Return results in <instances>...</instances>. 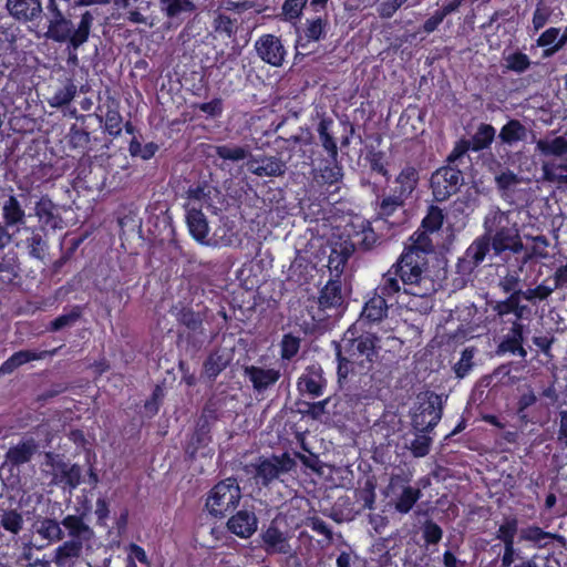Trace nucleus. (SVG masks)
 <instances>
[{"label": "nucleus", "mask_w": 567, "mask_h": 567, "mask_svg": "<svg viewBox=\"0 0 567 567\" xmlns=\"http://www.w3.org/2000/svg\"><path fill=\"white\" fill-rule=\"evenodd\" d=\"M520 212L512 209L503 212L499 208H492L484 218L485 236L492 244L495 254L499 255L505 250L517 254L523 250L518 224Z\"/></svg>", "instance_id": "2"}, {"label": "nucleus", "mask_w": 567, "mask_h": 567, "mask_svg": "<svg viewBox=\"0 0 567 567\" xmlns=\"http://www.w3.org/2000/svg\"><path fill=\"white\" fill-rule=\"evenodd\" d=\"M553 537L551 534L544 532L542 528L537 526H528L523 528L519 533L520 540L532 542L537 545H543V543Z\"/></svg>", "instance_id": "46"}, {"label": "nucleus", "mask_w": 567, "mask_h": 567, "mask_svg": "<svg viewBox=\"0 0 567 567\" xmlns=\"http://www.w3.org/2000/svg\"><path fill=\"white\" fill-rule=\"evenodd\" d=\"M421 491L412 486H403L401 494L395 501V509L401 514L409 513L420 499Z\"/></svg>", "instance_id": "34"}, {"label": "nucleus", "mask_w": 567, "mask_h": 567, "mask_svg": "<svg viewBox=\"0 0 567 567\" xmlns=\"http://www.w3.org/2000/svg\"><path fill=\"white\" fill-rule=\"evenodd\" d=\"M246 167L259 177H278L286 172L285 162L276 156H249Z\"/></svg>", "instance_id": "12"}, {"label": "nucleus", "mask_w": 567, "mask_h": 567, "mask_svg": "<svg viewBox=\"0 0 567 567\" xmlns=\"http://www.w3.org/2000/svg\"><path fill=\"white\" fill-rule=\"evenodd\" d=\"M69 539L55 548L52 561L60 567L80 557L83 547L92 539L94 533L80 516L68 515L62 519Z\"/></svg>", "instance_id": "4"}, {"label": "nucleus", "mask_w": 567, "mask_h": 567, "mask_svg": "<svg viewBox=\"0 0 567 567\" xmlns=\"http://www.w3.org/2000/svg\"><path fill=\"white\" fill-rule=\"evenodd\" d=\"M68 463H65L61 455L47 452L41 463L42 472L51 477V483L55 485L61 484V476L64 473Z\"/></svg>", "instance_id": "25"}, {"label": "nucleus", "mask_w": 567, "mask_h": 567, "mask_svg": "<svg viewBox=\"0 0 567 567\" xmlns=\"http://www.w3.org/2000/svg\"><path fill=\"white\" fill-rule=\"evenodd\" d=\"M349 254L346 251L332 250L329 256L328 268L334 277H339L343 271V267L348 260Z\"/></svg>", "instance_id": "52"}, {"label": "nucleus", "mask_w": 567, "mask_h": 567, "mask_svg": "<svg viewBox=\"0 0 567 567\" xmlns=\"http://www.w3.org/2000/svg\"><path fill=\"white\" fill-rule=\"evenodd\" d=\"M534 245L530 248V251L527 254L525 261L532 258H540L547 259L549 257L547 247L549 245L547 238L545 236H536L533 238Z\"/></svg>", "instance_id": "50"}, {"label": "nucleus", "mask_w": 567, "mask_h": 567, "mask_svg": "<svg viewBox=\"0 0 567 567\" xmlns=\"http://www.w3.org/2000/svg\"><path fill=\"white\" fill-rule=\"evenodd\" d=\"M215 152L218 157L225 161L239 162L249 158L250 152L248 146H238L233 144H225L215 146Z\"/></svg>", "instance_id": "33"}, {"label": "nucleus", "mask_w": 567, "mask_h": 567, "mask_svg": "<svg viewBox=\"0 0 567 567\" xmlns=\"http://www.w3.org/2000/svg\"><path fill=\"white\" fill-rule=\"evenodd\" d=\"M404 204H405V200H403L402 198H399L395 194L390 192L389 195H385L381 199V202L379 204L378 214L382 218L386 219V218L393 216L396 212L401 210L403 208Z\"/></svg>", "instance_id": "37"}, {"label": "nucleus", "mask_w": 567, "mask_h": 567, "mask_svg": "<svg viewBox=\"0 0 567 567\" xmlns=\"http://www.w3.org/2000/svg\"><path fill=\"white\" fill-rule=\"evenodd\" d=\"M194 4L189 0H162V9L168 17L178 16L182 12L194 10Z\"/></svg>", "instance_id": "44"}, {"label": "nucleus", "mask_w": 567, "mask_h": 567, "mask_svg": "<svg viewBox=\"0 0 567 567\" xmlns=\"http://www.w3.org/2000/svg\"><path fill=\"white\" fill-rule=\"evenodd\" d=\"M6 7L11 17L20 21H32L40 17V0H7Z\"/></svg>", "instance_id": "14"}, {"label": "nucleus", "mask_w": 567, "mask_h": 567, "mask_svg": "<svg viewBox=\"0 0 567 567\" xmlns=\"http://www.w3.org/2000/svg\"><path fill=\"white\" fill-rule=\"evenodd\" d=\"M298 386L301 392H307L312 396H319L323 393L326 380L320 367H309L299 378Z\"/></svg>", "instance_id": "16"}, {"label": "nucleus", "mask_w": 567, "mask_h": 567, "mask_svg": "<svg viewBox=\"0 0 567 567\" xmlns=\"http://www.w3.org/2000/svg\"><path fill=\"white\" fill-rule=\"evenodd\" d=\"M60 524L55 519L51 518H38L32 524V530L40 538L47 540L49 544L56 543L61 540L64 536V533Z\"/></svg>", "instance_id": "19"}, {"label": "nucleus", "mask_w": 567, "mask_h": 567, "mask_svg": "<svg viewBox=\"0 0 567 567\" xmlns=\"http://www.w3.org/2000/svg\"><path fill=\"white\" fill-rule=\"evenodd\" d=\"M536 150L547 157H563L567 154V138L548 135L536 142Z\"/></svg>", "instance_id": "24"}, {"label": "nucleus", "mask_w": 567, "mask_h": 567, "mask_svg": "<svg viewBox=\"0 0 567 567\" xmlns=\"http://www.w3.org/2000/svg\"><path fill=\"white\" fill-rule=\"evenodd\" d=\"M257 517L254 512L243 509L233 515L228 522V529L240 538H249L257 530Z\"/></svg>", "instance_id": "13"}, {"label": "nucleus", "mask_w": 567, "mask_h": 567, "mask_svg": "<svg viewBox=\"0 0 567 567\" xmlns=\"http://www.w3.org/2000/svg\"><path fill=\"white\" fill-rule=\"evenodd\" d=\"M105 128L109 134L118 136L122 132V116L116 110H109L105 114Z\"/></svg>", "instance_id": "56"}, {"label": "nucleus", "mask_w": 567, "mask_h": 567, "mask_svg": "<svg viewBox=\"0 0 567 567\" xmlns=\"http://www.w3.org/2000/svg\"><path fill=\"white\" fill-rule=\"evenodd\" d=\"M37 449L38 445L33 439L21 441L9 449L7 460L14 465L27 463L31 460Z\"/></svg>", "instance_id": "26"}, {"label": "nucleus", "mask_w": 567, "mask_h": 567, "mask_svg": "<svg viewBox=\"0 0 567 567\" xmlns=\"http://www.w3.org/2000/svg\"><path fill=\"white\" fill-rule=\"evenodd\" d=\"M400 260L393 265L381 278L379 285L374 289V292L384 299L405 306L411 311H417L420 313L429 312L433 307L432 296L429 295L426 297L429 301V307L426 309L420 308L416 306L420 301L416 299H421L415 293L409 292L408 285L404 280H402V271L400 269Z\"/></svg>", "instance_id": "3"}, {"label": "nucleus", "mask_w": 567, "mask_h": 567, "mask_svg": "<svg viewBox=\"0 0 567 567\" xmlns=\"http://www.w3.org/2000/svg\"><path fill=\"white\" fill-rule=\"evenodd\" d=\"M377 338L373 336H361L357 339L346 338L338 350V374L346 378L354 365L364 367L365 362H370L374 354Z\"/></svg>", "instance_id": "5"}, {"label": "nucleus", "mask_w": 567, "mask_h": 567, "mask_svg": "<svg viewBox=\"0 0 567 567\" xmlns=\"http://www.w3.org/2000/svg\"><path fill=\"white\" fill-rule=\"evenodd\" d=\"M427 432H416L414 439L406 446L415 457H423L430 452L432 437L426 435Z\"/></svg>", "instance_id": "40"}, {"label": "nucleus", "mask_w": 567, "mask_h": 567, "mask_svg": "<svg viewBox=\"0 0 567 567\" xmlns=\"http://www.w3.org/2000/svg\"><path fill=\"white\" fill-rule=\"evenodd\" d=\"M341 302V282L338 279H330L321 290L319 303L322 308H332L340 306Z\"/></svg>", "instance_id": "30"}, {"label": "nucleus", "mask_w": 567, "mask_h": 567, "mask_svg": "<svg viewBox=\"0 0 567 567\" xmlns=\"http://www.w3.org/2000/svg\"><path fill=\"white\" fill-rule=\"evenodd\" d=\"M127 567H136L134 559H137L140 563L144 565H148V558L145 553V550L136 545V544H130L127 547Z\"/></svg>", "instance_id": "61"}, {"label": "nucleus", "mask_w": 567, "mask_h": 567, "mask_svg": "<svg viewBox=\"0 0 567 567\" xmlns=\"http://www.w3.org/2000/svg\"><path fill=\"white\" fill-rule=\"evenodd\" d=\"M213 28L216 33L231 38L237 31V20L218 12L214 18Z\"/></svg>", "instance_id": "41"}, {"label": "nucleus", "mask_w": 567, "mask_h": 567, "mask_svg": "<svg viewBox=\"0 0 567 567\" xmlns=\"http://www.w3.org/2000/svg\"><path fill=\"white\" fill-rule=\"evenodd\" d=\"M498 136L503 143L512 145L524 141L527 136V130L519 121L511 120L502 127Z\"/></svg>", "instance_id": "31"}, {"label": "nucleus", "mask_w": 567, "mask_h": 567, "mask_svg": "<svg viewBox=\"0 0 567 567\" xmlns=\"http://www.w3.org/2000/svg\"><path fill=\"white\" fill-rule=\"evenodd\" d=\"M388 302L389 300L384 299V297H381L374 292V296L365 302V306L361 313L362 320H368L371 322L382 320L388 311Z\"/></svg>", "instance_id": "27"}, {"label": "nucleus", "mask_w": 567, "mask_h": 567, "mask_svg": "<svg viewBox=\"0 0 567 567\" xmlns=\"http://www.w3.org/2000/svg\"><path fill=\"white\" fill-rule=\"evenodd\" d=\"M463 176L454 167H441L431 177V187L436 200L443 202L455 194L462 184Z\"/></svg>", "instance_id": "8"}, {"label": "nucleus", "mask_w": 567, "mask_h": 567, "mask_svg": "<svg viewBox=\"0 0 567 567\" xmlns=\"http://www.w3.org/2000/svg\"><path fill=\"white\" fill-rule=\"evenodd\" d=\"M1 216L6 227L22 226L25 224V212L18 198L13 195L3 200Z\"/></svg>", "instance_id": "20"}, {"label": "nucleus", "mask_w": 567, "mask_h": 567, "mask_svg": "<svg viewBox=\"0 0 567 567\" xmlns=\"http://www.w3.org/2000/svg\"><path fill=\"white\" fill-rule=\"evenodd\" d=\"M523 324L515 321L512 329L499 344V351L518 354L522 358L527 355L526 350L523 348Z\"/></svg>", "instance_id": "23"}, {"label": "nucleus", "mask_w": 567, "mask_h": 567, "mask_svg": "<svg viewBox=\"0 0 567 567\" xmlns=\"http://www.w3.org/2000/svg\"><path fill=\"white\" fill-rule=\"evenodd\" d=\"M549 17H550L549 8H547L543 3L537 4V7L534 11V14H533V20H532L534 30L538 31L539 29L545 27Z\"/></svg>", "instance_id": "62"}, {"label": "nucleus", "mask_w": 567, "mask_h": 567, "mask_svg": "<svg viewBox=\"0 0 567 567\" xmlns=\"http://www.w3.org/2000/svg\"><path fill=\"white\" fill-rule=\"evenodd\" d=\"M0 524L6 530L18 534L22 529L23 518L20 513L11 509L3 513Z\"/></svg>", "instance_id": "43"}, {"label": "nucleus", "mask_w": 567, "mask_h": 567, "mask_svg": "<svg viewBox=\"0 0 567 567\" xmlns=\"http://www.w3.org/2000/svg\"><path fill=\"white\" fill-rule=\"evenodd\" d=\"M518 529V522L514 517H508L503 520L496 532V538L503 542L504 546L514 545L515 536Z\"/></svg>", "instance_id": "39"}, {"label": "nucleus", "mask_w": 567, "mask_h": 567, "mask_svg": "<svg viewBox=\"0 0 567 567\" xmlns=\"http://www.w3.org/2000/svg\"><path fill=\"white\" fill-rule=\"evenodd\" d=\"M56 350L52 351H33V350H21L13 353L8 360H6L0 367V374L12 373L17 368L24 363L34 360H42L47 355H53Z\"/></svg>", "instance_id": "17"}, {"label": "nucleus", "mask_w": 567, "mask_h": 567, "mask_svg": "<svg viewBox=\"0 0 567 567\" xmlns=\"http://www.w3.org/2000/svg\"><path fill=\"white\" fill-rule=\"evenodd\" d=\"M442 535L443 532L437 524L427 522L424 525L423 536L426 543L437 544L441 540Z\"/></svg>", "instance_id": "64"}, {"label": "nucleus", "mask_w": 567, "mask_h": 567, "mask_svg": "<svg viewBox=\"0 0 567 567\" xmlns=\"http://www.w3.org/2000/svg\"><path fill=\"white\" fill-rule=\"evenodd\" d=\"M341 168L338 165L327 166L321 169L320 175L317 177V182L320 184L333 185L341 178Z\"/></svg>", "instance_id": "60"}, {"label": "nucleus", "mask_w": 567, "mask_h": 567, "mask_svg": "<svg viewBox=\"0 0 567 567\" xmlns=\"http://www.w3.org/2000/svg\"><path fill=\"white\" fill-rule=\"evenodd\" d=\"M419 182V173L412 166L404 167L394 179V186L390 192L399 198L406 199L411 196Z\"/></svg>", "instance_id": "15"}, {"label": "nucleus", "mask_w": 567, "mask_h": 567, "mask_svg": "<svg viewBox=\"0 0 567 567\" xmlns=\"http://www.w3.org/2000/svg\"><path fill=\"white\" fill-rule=\"evenodd\" d=\"M491 247L492 244L485 235L477 238L466 250L467 260L478 265L484 260Z\"/></svg>", "instance_id": "36"}, {"label": "nucleus", "mask_w": 567, "mask_h": 567, "mask_svg": "<svg viewBox=\"0 0 567 567\" xmlns=\"http://www.w3.org/2000/svg\"><path fill=\"white\" fill-rule=\"evenodd\" d=\"M307 3V0H285L282 6V14L286 20L298 19Z\"/></svg>", "instance_id": "54"}, {"label": "nucleus", "mask_w": 567, "mask_h": 567, "mask_svg": "<svg viewBox=\"0 0 567 567\" xmlns=\"http://www.w3.org/2000/svg\"><path fill=\"white\" fill-rule=\"evenodd\" d=\"M474 351L472 349H465L458 362L455 364V373L458 378H464L473 367Z\"/></svg>", "instance_id": "57"}, {"label": "nucleus", "mask_w": 567, "mask_h": 567, "mask_svg": "<svg viewBox=\"0 0 567 567\" xmlns=\"http://www.w3.org/2000/svg\"><path fill=\"white\" fill-rule=\"evenodd\" d=\"M328 125L329 123H327L326 121H321L318 127V132L322 146L328 151L332 158H336L338 154V147L334 140L328 132Z\"/></svg>", "instance_id": "51"}, {"label": "nucleus", "mask_w": 567, "mask_h": 567, "mask_svg": "<svg viewBox=\"0 0 567 567\" xmlns=\"http://www.w3.org/2000/svg\"><path fill=\"white\" fill-rule=\"evenodd\" d=\"M262 540L268 553L288 554L290 551V545L286 537L275 527H269L262 534Z\"/></svg>", "instance_id": "29"}, {"label": "nucleus", "mask_w": 567, "mask_h": 567, "mask_svg": "<svg viewBox=\"0 0 567 567\" xmlns=\"http://www.w3.org/2000/svg\"><path fill=\"white\" fill-rule=\"evenodd\" d=\"M429 233L423 228L416 230L410 237V244L400 258L402 280L408 285L409 292L421 297V299H417L420 303L416 306L423 309L429 307L426 297L436 291V282L425 269V255L432 250Z\"/></svg>", "instance_id": "1"}, {"label": "nucleus", "mask_w": 567, "mask_h": 567, "mask_svg": "<svg viewBox=\"0 0 567 567\" xmlns=\"http://www.w3.org/2000/svg\"><path fill=\"white\" fill-rule=\"evenodd\" d=\"M443 224L442 210L437 207H430L427 215L422 220V228L433 233L441 228Z\"/></svg>", "instance_id": "48"}, {"label": "nucleus", "mask_w": 567, "mask_h": 567, "mask_svg": "<svg viewBox=\"0 0 567 567\" xmlns=\"http://www.w3.org/2000/svg\"><path fill=\"white\" fill-rule=\"evenodd\" d=\"M522 298L530 302L543 301L547 299L554 291L553 288L540 284L535 288H528L526 290H518Z\"/></svg>", "instance_id": "45"}, {"label": "nucleus", "mask_w": 567, "mask_h": 567, "mask_svg": "<svg viewBox=\"0 0 567 567\" xmlns=\"http://www.w3.org/2000/svg\"><path fill=\"white\" fill-rule=\"evenodd\" d=\"M35 216L44 227L56 228L59 226V217L55 214V205L48 197L40 198L34 207Z\"/></svg>", "instance_id": "28"}, {"label": "nucleus", "mask_w": 567, "mask_h": 567, "mask_svg": "<svg viewBox=\"0 0 567 567\" xmlns=\"http://www.w3.org/2000/svg\"><path fill=\"white\" fill-rule=\"evenodd\" d=\"M81 468L75 464L66 465L63 475L61 476V484L68 485L70 488H75L81 482Z\"/></svg>", "instance_id": "55"}, {"label": "nucleus", "mask_w": 567, "mask_h": 567, "mask_svg": "<svg viewBox=\"0 0 567 567\" xmlns=\"http://www.w3.org/2000/svg\"><path fill=\"white\" fill-rule=\"evenodd\" d=\"M76 86L72 81H68V83L60 90H58L50 99L49 104L52 107H62L68 105L76 94Z\"/></svg>", "instance_id": "38"}, {"label": "nucleus", "mask_w": 567, "mask_h": 567, "mask_svg": "<svg viewBox=\"0 0 567 567\" xmlns=\"http://www.w3.org/2000/svg\"><path fill=\"white\" fill-rule=\"evenodd\" d=\"M256 478L261 480L264 485L280 478L282 474L290 472L295 466V460L287 453L272 456L270 458H260L255 465Z\"/></svg>", "instance_id": "9"}, {"label": "nucleus", "mask_w": 567, "mask_h": 567, "mask_svg": "<svg viewBox=\"0 0 567 567\" xmlns=\"http://www.w3.org/2000/svg\"><path fill=\"white\" fill-rule=\"evenodd\" d=\"M79 317L80 311L78 309H73L68 313H63L51 322L50 330L59 331L63 328L70 327L75 323Z\"/></svg>", "instance_id": "58"}, {"label": "nucleus", "mask_w": 567, "mask_h": 567, "mask_svg": "<svg viewBox=\"0 0 567 567\" xmlns=\"http://www.w3.org/2000/svg\"><path fill=\"white\" fill-rule=\"evenodd\" d=\"M300 348V339L292 334H285L281 340V357L284 359H291L295 357Z\"/></svg>", "instance_id": "53"}, {"label": "nucleus", "mask_w": 567, "mask_h": 567, "mask_svg": "<svg viewBox=\"0 0 567 567\" xmlns=\"http://www.w3.org/2000/svg\"><path fill=\"white\" fill-rule=\"evenodd\" d=\"M186 221L189 229L190 235L198 243H206V238L209 233V227L206 220L205 215L200 209L188 206L186 213Z\"/></svg>", "instance_id": "18"}, {"label": "nucleus", "mask_w": 567, "mask_h": 567, "mask_svg": "<svg viewBox=\"0 0 567 567\" xmlns=\"http://www.w3.org/2000/svg\"><path fill=\"white\" fill-rule=\"evenodd\" d=\"M505 62L506 69L516 73L525 72L532 64L528 55L522 52H514L508 54L505 58Z\"/></svg>", "instance_id": "42"}, {"label": "nucleus", "mask_w": 567, "mask_h": 567, "mask_svg": "<svg viewBox=\"0 0 567 567\" xmlns=\"http://www.w3.org/2000/svg\"><path fill=\"white\" fill-rule=\"evenodd\" d=\"M565 38H560L559 28H548L536 41L537 47L544 48L543 58L547 59L560 51L564 45Z\"/></svg>", "instance_id": "22"}, {"label": "nucleus", "mask_w": 567, "mask_h": 567, "mask_svg": "<svg viewBox=\"0 0 567 567\" xmlns=\"http://www.w3.org/2000/svg\"><path fill=\"white\" fill-rule=\"evenodd\" d=\"M520 293L515 290L505 301L497 303L496 311L499 316L513 313L517 319L523 318L526 306L520 305Z\"/></svg>", "instance_id": "32"}, {"label": "nucleus", "mask_w": 567, "mask_h": 567, "mask_svg": "<svg viewBox=\"0 0 567 567\" xmlns=\"http://www.w3.org/2000/svg\"><path fill=\"white\" fill-rule=\"evenodd\" d=\"M495 133L496 131L492 125L481 124L472 137V141H470L472 150L478 152L488 147L494 141Z\"/></svg>", "instance_id": "35"}, {"label": "nucleus", "mask_w": 567, "mask_h": 567, "mask_svg": "<svg viewBox=\"0 0 567 567\" xmlns=\"http://www.w3.org/2000/svg\"><path fill=\"white\" fill-rule=\"evenodd\" d=\"M157 148V145L154 143L142 145L138 141L133 140L130 143L128 151L132 156H140L143 159H150L155 155Z\"/></svg>", "instance_id": "49"}, {"label": "nucleus", "mask_w": 567, "mask_h": 567, "mask_svg": "<svg viewBox=\"0 0 567 567\" xmlns=\"http://www.w3.org/2000/svg\"><path fill=\"white\" fill-rule=\"evenodd\" d=\"M240 498L241 491L237 481L226 478L210 489L206 499V507L212 515L223 517L237 507Z\"/></svg>", "instance_id": "7"}, {"label": "nucleus", "mask_w": 567, "mask_h": 567, "mask_svg": "<svg viewBox=\"0 0 567 567\" xmlns=\"http://www.w3.org/2000/svg\"><path fill=\"white\" fill-rule=\"evenodd\" d=\"M258 56L272 66H280L286 56V50L279 38L264 34L255 42Z\"/></svg>", "instance_id": "11"}, {"label": "nucleus", "mask_w": 567, "mask_h": 567, "mask_svg": "<svg viewBox=\"0 0 567 567\" xmlns=\"http://www.w3.org/2000/svg\"><path fill=\"white\" fill-rule=\"evenodd\" d=\"M228 364V359L220 353H213L208 357L205 362V372L208 377H216L221 372Z\"/></svg>", "instance_id": "47"}, {"label": "nucleus", "mask_w": 567, "mask_h": 567, "mask_svg": "<svg viewBox=\"0 0 567 567\" xmlns=\"http://www.w3.org/2000/svg\"><path fill=\"white\" fill-rule=\"evenodd\" d=\"M442 417L439 398L430 399L419 405L412 416V425L416 432H430Z\"/></svg>", "instance_id": "10"}, {"label": "nucleus", "mask_w": 567, "mask_h": 567, "mask_svg": "<svg viewBox=\"0 0 567 567\" xmlns=\"http://www.w3.org/2000/svg\"><path fill=\"white\" fill-rule=\"evenodd\" d=\"M245 373L251 381L254 388L258 391L267 389L268 386L275 384L280 378L279 370L265 369L254 365L247 367L245 369Z\"/></svg>", "instance_id": "21"}, {"label": "nucleus", "mask_w": 567, "mask_h": 567, "mask_svg": "<svg viewBox=\"0 0 567 567\" xmlns=\"http://www.w3.org/2000/svg\"><path fill=\"white\" fill-rule=\"evenodd\" d=\"M323 21L322 19L318 18L316 20L308 22L307 29L305 31V37L307 41H318L323 34Z\"/></svg>", "instance_id": "63"}, {"label": "nucleus", "mask_w": 567, "mask_h": 567, "mask_svg": "<svg viewBox=\"0 0 567 567\" xmlns=\"http://www.w3.org/2000/svg\"><path fill=\"white\" fill-rule=\"evenodd\" d=\"M92 22V14L90 12H85L82 14L78 28L73 30L72 22L66 20L62 16L61 11H58L56 16L50 21L48 33L50 38L58 42L69 41L70 47L75 51L80 45L87 41Z\"/></svg>", "instance_id": "6"}, {"label": "nucleus", "mask_w": 567, "mask_h": 567, "mask_svg": "<svg viewBox=\"0 0 567 567\" xmlns=\"http://www.w3.org/2000/svg\"><path fill=\"white\" fill-rule=\"evenodd\" d=\"M542 171L544 174V178L550 183H556L559 185H563L565 182V178L567 176V173L564 174L561 172H558V168L556 167L555 163L551 162H544L542 165Z\"/></svg>", "instance_id": "59"}]
</instances>
